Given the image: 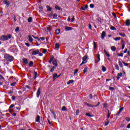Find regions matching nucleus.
Listing matches in <instances>:
<instances>
[{
  "mask_svg": "<svg viewBox=\"0 0 130 130\" xmlns=\"http://www.w3.org/2000/svg\"><path fill=\"white\" fill-rule=\"evenodd\" d=\"M4 58H5L7 61H9L10 62H11V61H13L14 59H15V57L9 54H6L4 55Z\"/></svg>",
  "mask_w": 130,
  "mask_h": 130,
  "instance_id": "1",
  "label": "nucleus"
},
{
  "mask_svg": "<svg viewBox=\"0 0 130 130\" xmlns=\"http://www.w3.org/2000/svg\"><path fill=\"white\" fill-rule=\"evenodd\" d=\"M12 38V36L11 35H3L1 36V40L2 41H7L9 39H11Z\"/></svg>",
  "mask_w": 130,
  "mask_h": 130,
  "instance_id": "2",
  "label": "nucleus"
},
{
  "mask_svg": "<svg viewBox=\"0 0 130 130\" xmlns=\"http://www.w3.org/2000/svg\"><path fill=\"white\" fill-rule=\"evenodd\" d=\"M35 49H31L29 50L30 55H37V54H39V50H35Z\"/></svg>",
  "mask_w": 130,
  "mask_h": 130,
  "instance_id": "3",
  "label": "nucleus"
},
{
  "mask_svg": "<svg viewBox=\"0 0 130 130\" xmlns=\"http://www.w3.org/2000/svg\"><path fill=\"white\" fill-rule=\"evenodd\" d=\"M88 58V57L87 56V55H84L83 58H82V62H81V63L80 64V66H83V64H85V63H87V59Z\"/></svg>",
  "mask_w": 130,
  "mask_h": 130,
  "instance_id": "4",
  "label": "nucleus"
},
{
  "mask_svg": "<svg viewBox=\"0 0 130 130\" xmlns=\"http://www.w3.org/2000/svg\"><path fill=\"white\" fill-rule=\"evenodd\" d=\"M85 105H87L88 107H98V106H99L100 105V102H98V104L96 105H92L88 103H85Z\"/></svg>",
  "mask_w": 130,
  "mask_h": 130,
  "instance_id": "5",
  "label": "nucleus"
},
{
  "mask_svg": "<svg viewBox=\"0 0 130 130\" xmlns=\"http://www.w3.org/2000/svg\"><path fill=\"white\" fill-rule=\"evenodd\" d=\"M105 36H106V32L105 31H103L102 32L101 36L102 40H104Z\"/></svg>",
  "mask_w": 130,
  "mask_h": 130,
  "instance_id": "6",
  "label": "nucleus"
},
{
  "mask_svg": "<svg viewBox=\"0 0 130 130\" xmlns=\"http://www.w3.org/2000/svg\"><path fill=\"white\" fill-rule=\"evenodd\" d=\"M40 94H41V88L39 87L38 89L37 92V97L38 98H39V96H40Z\"/></svg>",
  "mask_w": 130,
  "mask_h": 130,
  "instance_id": "7",
  "label": "nucleus"
},
{
  "mask_svg": "<svg viewBox=\"0 0 130 130\" xmlns=\"http://www.w3.org/2000/svg\"><path fill=\"white\" fill-rule=\"evenodd\" d=\"M96 58L98 59V60H95V63H98L100 61V54H97Z\"/></svg>",
  "mask_w": 130,
  "mask_h": 130,
  "instance_id": "8",
  "label": "nucleus"
},
{
  "mask_svg": "<svg viewBox=\"0 0 130 130\" xmlns=\"http://www.w3.org/2000/svg\"><path fill=\"white\" fill-rule=\"evenodd\" d=\"M73 28L70 26H65V30L66 31H72L73 30Z\"/></svg>",
  "mask_w": 130,
  "mask_h": 130,
  "instance_id": "9",
  "label": "nucleus"
},
{
  "mask_svg": "<svg viewBox=\"0 0 130 130\" xmlns=\"http://www.w3.org/2000/svg\"><path fill=\"white\" fill-rule=\"evenodd\" d=\"M3 4L4 5H6V6L9 7V6H10V1H8V0H4L3 1Z\"/></svg>",
  "mask_w": 130,
  "mask_h": 130,
  "instance_id": "10",
  "label": "nucleus"
},
{
  "mask_svg": "<svg viewBox=\"0 0 130 130\" xmlns=\"http://www.w3.org/2000/svg\"><path fill=\"white\" fill-rule=\"evenodd\" d=\"M28 41H29L30 43H32V42H33V38H32V36L30 35H28Z\"/></svg>",
  "mask_w": 130,
  "mask_h": 130,
  "instance_id": "11",
  "label": "nucleus"
},
{
  "mask_svg": "<svg viewBox=\"0 0 130 130\" xmlns=\"http://www.w3.org/2000/svg\"><path fill=\"white\" fill-rule=\"evenodd\" d=\"M52 63L54 66V67H55V68H56V67H57V66H58V64H57V60H56V59H54L52 61Z\"/></svg>",
  "mask_w": 130,
  "mask_h": 130,
  "instance_id": "12",
  "label": "nucleus"
},
{
  "mask_svg": "<svg viewBox=\"0 0 130 130\" xmlns=\"http://www.w3.org/2000/svg\"><path fill=\"white\" fill-rule=\"evenodd\" d=\"M22 60L24 64H28V59L26 58H24L22 59Z\"/></svg>",
  "mask_w": 130,
  "mask_h": 130,
  "instance_id": "13",
  "label": "nucleus"
},
{
  "mask_svg": "<svg viewBox=\"0 0 130 130\" xmlns=\"http://www.w3.org/2000/svg\"><path fill=\"white\" fill-rule=\"evenodd\" d=\"M53 59H54V56L53 55L51 56V58H50V60H49V63H51L52 61H53Z\"/></svg>",
  "mask_w": 130,
  "mask_h": 130,
  "instance_id": "14",
  "label": "nucleus"
},
{
  "mask_svg": "<svg viewBox=\"0 0 130 130\" xmlns=\"http://www.w3.org/2000/svg\"><path fill=\"white\" fill-rule=\"evenodd\" d=\"M109 124V120H108V119H106V121L105 122V125L104 126H107Z\"/></svg>",
  "mask_w": 130,
  "mask_h": 130,
  "instance_id": "15",
  "label": "nucleus"
},
{
  "mask_svg": "<svg viewBox=\"0 0 130 130\" xmlns=\"http://www.w3.org/2000/svg\"><path fill=\"white\" fill-rule=\"evenodd\" d=\"M57 79V74H54L53 75V81H54L55 80H56Z\"/></svg>",
  "mask_w": 130,
  "mask_h": 130,
  "instance_id": "16",
  "label": "nucleus"
},
{
  "mask_svg": "<svg viewBox=\"0 0 130 130\" xmlns=\"http://www.w3.org/2000/svg\"><path fill=\"white\" fill-rule=\"evenodd\" d=\"M46 8L47 9L48 12H50L51 10H52V8L50 7V6L47 5L46 6Z\"/></svg>",
  "mask_w": 130,
  "mask_h": 130,
  "instance_id": "17",
  "label": "nucleus"
},
{
  "mask_svg": "<svg viewBox=\"0 0 130 130\" xmlns=\"http://www.w3.org/2000/svg\"><path fill=\"white\" fill-rule=\"evenodd\" d=\"M130 25V21H129V19H127L126 20V24H125V26H129Z\"/></svg>",
  "mask_w": 130,
  "mask_h": 130,
  "instance_id": "18",
  "label": "nucleus"
},
{
  "mask_svg": "<svg viewBox=\"0 0 130 130\" xmlns=\"http://www.w3.org/2000/svg\"><path fill=\"white\" fill-rule=\"evenodd\" d=\"M51 16H53V19H57V14L56 13L54 14L53 15L52 14H50Z\"/></svg>",
  "mask_w": 130,
  "mask_h": 130,
  "instance_id": "19",
  "label": "nucleus"
},
{
  "mask_svg": "<svg viewBox=\"0 0 130 130\" xmlns=\"http://www.w3.org/2000/svg\"><path fill=\"white\" fill-rule=\"evenodd\" d=\"M33 64H34V63L33 62V61H30L29 62V63H28V67H29V68H31V67H33Z\"/></svg>",
  "mask_w": 130,
  "mask_h": 130,
  "instance_id": "20",
  "label": "nucleus"
},
{
  "mask_svg": "<svg viewBox=\"0 0 130 130\" xmlns=\"http://www.w3.org/2000/svg\"><path fill=\"white\" fill-rule=\"evenodd\" d=\"M50 30H51V27H50V26L47 27L45 28L46 32H49Z\"/></svg>",
  "mask_w": 130,
  "mask_h": 130,
  "instance_id": "21",
  "label": "nucleus"
},
{
  "mask_svg": "<svg viewBox=\"0 0 130 130\" xmlns=\"http://www.w3.org/2000/svg\"><path fill=\"white\" fill-rule=\"evenodd\" d=\"M36 121H37V122H39L40 121V115L37 116Z\"/></svg>",
  "mask_w": 130,
  "mask_h": 130,
  "instance_id": "22",
  "label": "nucleus"
},
{
  "mask_svg": "<svg viewBox=\"0 0 130 130\" xmlns=\"http://www.w3.org/2000/svg\"><path fill=\"white\" fill-rule=\"evenodd\" d=\"M85 115H86V116H88L89 117H94V115H90V114L89 113H86L85 114Z\"/></svg>",
  "mask_w": 130,
  "mask_h": 130,
  "instance_id": "23",
  "label": "nucleus"
},
{
  "mask_svg": "<svg viewBox=\"0 0 130 130\" xmlns=\"http://www.w3.org/2000/svg\"><path fill=\"white\" fill-rule=\"evenodd\" d=\"M50 111H51V113H52V114H53L54 118L55 119H56V117L55 116V113L54 112V111H53V110H50Z\"/></svg>",
  "mask_w": 130,
  "mask_h": 130,
  "instance_id": "24",
  "label": "nucleus"
},
{
  "mask_svg": "<svg viewBox=\"0 0 130 130\" xmlns=\"http://www.w3.org/2000/svg\"><path fill=\"white\" fill-rule=\"evenodd\" d=\"M111 49L112 51H116V47L115 46H112L111 47Z\"/></svg>",
  "mask_w": 130,
  "mask_h": 130,
  "instance_id": "25",
  "label": "nucleus"
},
{
  "mask_svg": "<svg viewBox=\"0 0 130 130\" xmlns=\"http://www.w3.org/2000/svg\"><path fill=\"white\" fill-rule=\"evenodd\" d=\"M55 48H57V49H59V43H56L55 44Z\"/></svg>",
  "mask_w": 130,
  "mask_h": 130,
  "instance_id": "26",
  "label": "nucleus"
},
{
  "mask_svg": "<svg viewBox=\"0 0 130 130\" xmlns=\"http://www.w3.org/2000/svg\"><path fill=\"white\" fill-rule=\"evenodd\" d=\"M74 83V80H70L67 82V85H70V84H73Z\"/></svg>",
  "mask_w": 130,
  "mask_h": 130,
  "instance_id": "27",
  "label": "nucleus"
},
{
  "mask_svg": "<svg viewBox=\"0 0 130 130\" xmlns=\"http://www.w3.org/2000/svg\"><path fill=\"white\" fill-rule=\"evenodd\" d=\"M55 69H56V67L53 66V67L51 68V69L50 70V73H52L54 71V70H55Z\"/></svg>",
  "mask_w": 130,
  "mask_h": 130,
  "instance_id": "28",
  "label": "nucleus"
},
{
  "mask_svg": "<svg viewBox=\"0 0 130 130\" xmlns=\"http://www.w3.org/2000/svg\"><path fill=\"white\" fill-rule=\"evenodd\" d=\"M34 80H36V79L37 78V72H34Z\"/></svg>",
  "mask_w": 130,
  "mask_h": 130,
  "instance_id": "29",
  "label": "nucleus"
},
{
  "mask_svg": "<svg viewBox=\"0 0 130 130\" xmlns=\"http://www.w3.org/2000/svg\"><path fill=\"white\" fill-rule=\"evenodd\" d=\"M60 33V29H56V35H58Z\"/></svg>",
  "mask_w": 130,
  "mask_h": 130,
  "instance_id": "30",
  "label": "nucleus"
},
{
  "mask_svg": "<svg viewBox=\"0 0 130 130\" xmlns=\"http://www.w3.org/2000/svg\"><path fill=\"white\" fill-rule=\"evenodd\" d=\"M27 21L29 23H32V17H29L28 18Z\"/></svg>",
  "mask_w": 130,
  "mask_h": 130,
  "instance_id": "31",
  "label": "nucleus"
},
{
  "mask_svg": "<svg viewBox=\"0 0 130 130\" xmlns=\"http://www.w3.org/2000/svg\"><path fill=\"white\" fill-rule=\"evenodd\" d=\"M118 63L120 68H123V65H122V63L121 62V61H119Z\"/></svg>",
  "mask_w": 130,
  "mask_h": 130,
  "instance_id": "32",
  "label": "nucleus"
},
{
  "mask_svg": "<svg viewBox=\"0 0 130 130\" xmlns=\"http://www.w3.org/2000/svg\"><path fill=\"white\" fill-rule=\"evenodd\" d=\"M31 36H32V37H33V38H34L35 39H37V40H38V41H41L40 40V39L38 38V37H35V36H34V35H31Z\"/></svg>",
  "mask_w": 130,
  "mask_h": 130,
  "instance_id": "33",
  "label": "nucleus"
},
{
  "mask_svg": "<svg viewBox=\"0 0 130 130\" xmlns=\"http://www.w3.org/2000/svg\"><path fill=\"white\" fill-rule=\"evenodd\" d=\"M61 110L62 111H67V107H66V106H63L62 107Z\"/></svg>",
  "mask_w": 130,
  "mask_h": 130,
  "instance_id": "34",
  "label": "nucleus"
},
{
  "mask_svg": "<svg viewBox=\"0 0 130 130\" xmlns=\"http://www.w3.org/2000/svg\"><path fill=\"white\" fill-rule=\"evenodd\" d=\"M115 68L117 71H119V67H118V64H116L115 65Z\"/></svg>",
  "mask_w": 130,
  "mask_h": 130,
  "instance_id": "35",
  "label": "nucleus"
},
{
  "mask_svg": "<svg viewBox=\"0 0 130 130\" xmlns=\"http://www.w3.org/2000/svg\"><path fill=\"white\" fill-rule=\"evenodd\" d=\"M104 52L106 55V56H107V57H109L110 56V54H108V53H107V51H106V50L104 51Z\"/></svg>",
  "mask_w": 130,
  "mask_h": 130,
  "instance_id": "36",
  "label": "nucleus"
},
{
  "mask_svg": "<svg viewBox=\"0 0 130 130\" xmlns=\"http://www.w3.org/2000/svg\"><path fill=\"white\" fill-rule=\"evenodd\" d=\"M109 117H110V111L109 110H108L107 118H109Z\"/></svg>",
  "mask_w": 130,
  "mask_h": 130,
  "instance_id": "37",
  "label": "nucleus"
},
{
  "mask_svg": "<svg viewBox=\"0 0 130 130\" xmlns=\"http://www.w3.org/2000/svg\"><path fill=\"white\" fill-rule=\"evenodd\" d=\"M102 71L104 72H106V68H105V67H104V66H103L102 69Z\"/></svg>",
  "mask_w": 130,
  "mask_h": 130,
  "instance_id": "38",
  "label": "nucleus"
},
{
  "mask_svg": "<svg viewBox=\"0 0 130 130\" xmlns=\"http://www.w3.org/2000/svg\"><path fill=\"white\" fill-rule=\"evenodd\" d=\"M119 34L120 36H122V37H125V36H126V35L124 33L123 34L119 33Z\"/></svg>",
  "mask_w": 130,
  "mask_h": 130,
  "instance_id": "39",
  "label": "nucleus"
},
{
  "mask_svg": "<svg viewBox=\"0 0 130 130\" xmlns=\"http://www.w3.org/2000/svg\"><path fill=\"white\" fill-rule=\"evenodd\" d=\"M89 7L90 9H93L95 7V5H94V4H90Z\"/></svg>",
  "mask_w": 130,
  "mask_h": 130,
  "instance_id": "40",
  "label": "nucleus"
},
{
  "mask_svg": "<svg viewBox=\"0 0 130 130\" xmlns=\"http://www.w3.org/2000/svg\"><path fill=\"white\" fill-rule=\"evenodd\" d=\"M114 40L115 41H118V40H120V37H117L116 38H114Z\"/></svg>",
  "mask_w": 130,
  "mask_h": 130,
  "instance_id": "41",
  "label": "nucleus"
},
{
  "mask_svg": "<svg viewBox=\"0 0 130 130\" xmlns=\"http://www.w3.org/2000/svg\"><path fill=\"white\" fill-rule=\"evenodd\" d=\"M55 8L56 10H58V11L60 10V7H58V6H56L55 7Z\"/></svg>",
  "mask_w": 130,
  "mask_h": 130,
  "instance_id": "42",
  "label": "nucleus"
},
{
  "mask_svg": "<svg viewBox=\"0 0 130 130\" xmlns=\"http://www.w3.org/2000/svg\"><path fill=\"white\" fill-rule=\"evenodd\" d=\"M14 109H15V110H21V108H19V107H15Z\"/></svg>",
  "mask_w": 130,
  "mask_h": 130,
  "instance_id": "43",
  "label": "nucleus"
},
{
  "mask_svg": "<svg viewBox=\"0 0 130 130\" xmlns=\"http://www.w3.org/2000/svg\"><path fill=\"white\" fill-rule=\"evenodd\" d=\"M19 31H20V27H17L15 28V32H19Z\"/></svg>",
  "mask_w": 130,
  "mask_h": 130,
  "instance_id": "44",
  "label": "nucleus"
},
{
  "mask_svg": "<svg viewBox=\"0 0 130 130\" xmlns=\"http://www.w3.org/2000/svg\"><path fill=\"white\" fill-rule=\"evenodd\" d=\"M87 71H88V68H84V69L83 70V73H87Z\"/></svg>",
  "mask_w": 130,
  "mask_h": 130,
  "instance_id": "45",
  "label": "nucleus"
},
{
  "mask_svg": "<svg viewBox=\"0 0 130 130\" xmlns=\"http://www.w3.org/2000/svg\"><path fill=\"white\" fill-rule=\"evenodd\" d=\"M75 21V16H73L71 19V23H73Z\"/></svg>",
  "mask_w": 130,
  "mask_h": 130,
  "instance_id": "46",
  "label": "nucleus"
},
{
  "mask_svg": "<svg viewBox=\"0 0 130 130\" xmlns=\"http://www.w3.org/2000/svg\"><path fill=\"white\" fill-rule=\"evenodd\" d=\"M122 63H123V64L124 65L125 67H128V63H125L124 61H122Z\"/></svg>",
  "mask_w": 130,
  "mask_h": 130,
  "instance_id": "47",
  "label": "nucleus"
},
{
  "mask_svg": "<svg viewBox=\"0 0 130 130\" xmlns=\"http://www.w3.org/2000/svg\"><path fill=\"white\" fill-rule=\"evenodd\" d=\"M16 84H17V83H16L15 82H13L12 83H11V86H15L16 85Z\"/></svg>",
  "mask_w": 130,
  "mask_h": 130,
  "instance_id": "48",
  "label": "nucleus"
},
{
  "mask_svg": "<svg viewBox=\"0 0 130 130\" xmlns=\"http://www.w3.org/2000/svg\"><path fill=\"white\" fill-rule=\"evenodd\" d=\"M125 120H126V121H127V122L130 121V118L128 117H126L125 118Z\"/></svg>",
  "mask_w": 130,
  "mask_h": 130,
  "instance_id": "49",
  "label": "nucleus"
},
{
  "mask_svg": "<svg viewBox=\"0 0 130 130\" xmlns=\"http://www.w3.org/2000/svg\"><path fill=\"white\" fill-rule=\"evenodd\" d=\"M109 89L110 90V91H113L114 90V87H110Z\"/></svg>",
  "mask_w": 130,
  "mask_h": 130,
  "instance_id": "50",
  "label": "nucleus"
},
{
  "mask_svg": "<svg viewBox=\"0 0 130 130\" xmlns=\"http://www.w3.org/2000/svg\"><path fill=\"white\" fill-rule=\"evenodd\" d=\"M79 113H80V110H76V115H79Z\"/></svg>",
  "mask_w": 130,
  "mask_h": 130,
  "instance_id": "51",
  "label": "nucleus"
},
{
  "mask_svg": "<svg viewBox=\"0 0 130 130\" xmlns=\"http://www.w3.org/2000/svg\"><path fill=\"white\" fill-rule=\"evenodd\" d=\"M42 40V41H44L45 40V37H41L40 38V40Z\"/></svg>",
  "mask_w": 130,
  "mask_h": 130,
  "instance_id": "52",
  "label": "nucleus"
},
{
  "mask_svg": "<svg viewBox=\"0 0 130 130\" xmlns=\"http://www.w3.org/2000/svg\"><path fill=\"white\" fill-rule=\"evenodd\" d=\"M11 99L13 101H14V100H16V96H15L14 95L12 96Z\"/></svg>",
  "mask_w": 130,
  "mask_h": 130,
  "instance_id": "53",
  "label": "nucleus"
},
{
  "mask_svg": "<svg viewBox=\"0 0 130 130\" xmlns=\"http://www.w3.org/2000/svg\"><path fill=\"white\" fill-rule=\"evenodd\" d=\"M111 30H116V28L114 26H111Z\"/></svg>",
  "mask_w": 130,
  "mask_h": 130,
  "instance_id": "54",
  "label": "nucleus"
},
{
  "mask_svg": "<svg viewBox=\"0 0 130 130\" xmlns=\"http://www.w3.org/2000/svg\"><path fill=\"white\" fill-rule=\"evenodd\" d=\"M118 56H121V57H122V56H123V53H121L120 54H118Z\"/></svg>",
  "mask_w": 130,
  "mask_h": 130,
  "instance_id": "55",
  "label": "nucleus"
},
{
  "mask_svg": "<svg viewBox=\"0 0 130 130\" xmlns=\"http://www.w3.org/2000/svg\"><path fill=\"white\" fill-rule=\"evenodd\" d=\"M78 72H79V70L75 69V71H74V75H76L77 74V73H78Z\"/></svg>",
  "mask_w": 130,
  "mask_h": 130,
  "instance_id": "56",
  "label": "nucleus"
},
{
  "mask_svg": "<svg viewBox=\"0 0 130 130\" xmlns=\"http://www.w3.org/2000/svg\"><path fill=\"white\" fill-rule=\"evenodd\" d=\"M107 105L106 104V103H105L103 104V106L104 107V108H105L106 109V108H107Z\"/></svg>",
  "mask_w": 130,
  "mask_h": 130,
  "instance_id": "57",
  "label": "nucleus"
},
{
  "mask_svg": "<svg viewBox=\"0 0 130 130\" xmlns=\"http://www.w3.org/2000/svg\"><path fill=\"white\" fill-rule=\"evenodd\" d=\"M25 45H26V46H27V47H29L30 46V44H29V43H25Z\"/></svg>",
  "mask_w": 130,
  "mask_h": 130,
  "instance_id": "58",
  "label": "nucleus"
},
{
  "mask_svg": "<svg viewBox=\"0 0 130 130\" xmlns=\"http://www.w3.org/2000/svg\"><path fill=\"white\" fill-rule=\"evenodd\" d=\"M93 47L94 49H96V43L95 42H93Z\"/></svg>",
  "mask_w": 130,
  "mask_h": 130,
  "instance_id": "59",
  "label": "nucleus"
},
{
  "mask_svg": "<svg viewBox=\"0 0 130 130\" xmlns=\"http://www.w3.org/2000/svg\"><path fill=\"white\" fill-rule=\"evenodd\" d=\"M117 75L119 77H122V73H118Z\"/></svg>",
  "mask_w": 130,
  "mask_h": 130,
  "instance_id": "60",
  "label": "nucleus"
},
{
  "mask_svg": "<svg viewBox=\"0 0 130 130\" xmlns=\"http://www.w3.org/2000/svg\"><path fill=\"white\" fill-rule=\"evenodd\" d=\"M46 51H47V50L44 49V50L43 51V53H44V54L46 53Z\"/></svg>",
  "mask_w": 130,
  "mask_h": 130,
  "instance_id": "61",
  "label": "nucleus"
},
{
  "mask_svg": "<svg viewBox=\"0 0 130 130\" xmlns=\"http://www.w3.org/2000/svg\"><path fill=\"white\" fill-rule=\"evenodd\" d=\"M88 8H89V6H88V5H86L84 6V9H85V10H87V9H88Z\"/></svg>",
  "mask_w": 130,
  "mask_h": 130,
  "instance_id": "62",
  "label": "nucleus"
},
{
  "mask_svg": "<svg viewBox=\"0 0 130 130\" xmlns=\"http://www.w3.org/2000/svg\"><path fill=\"white\" fill-rule=\"evenodd\" d=\"M89 99H93V96H92V94L89 95Z\"/></svg>",
  "mask_w": 130,
  "mask_h": 130,
  "instance_id": "63",
  "label": "nucleus"
},
{
  "mask_svg": "<svg viewBox=\"0 0 130 130\" xmlns=\"http://www.w3.org/2000/svg\"><path fill=\"white\" fill-rule=\"evenodd\" d=\"M127 128H130V123L128 124L126 126Z\"/></svg>",
  "mask_w": 130,
  "mask_h": 130,
  "instance_id": "64",
  "label": "nucleus"
}]
</instances>
